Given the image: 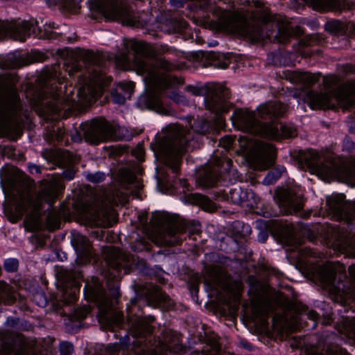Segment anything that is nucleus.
<instances>
[{"mask_svg": "<svg viewBox=\"0 0 355 355\" xmlns=\"http://www.w3.org/2000/svg\"><path fill=\"white\" fill-rule=\"evenodd\" d=\"M71 139L73 141H76V142H79L81 140L80 136L77 134L71 135Z\"/></svg>", "mask_w": 355, "mask_h": 355, "instance_id": "63", "label": "nucleus"}, {"mask_svg": "<svg viewBox=\"0 0 355 355\" xmlns=\"http://www.w3.org/2000/svg\"><path fill=\"white\" fill-rule=\"evenodd\" d=\"M157 184L159 185L162 184L165 180V177H164V174L162 172H157Z\"/></svg>", "mask_w": 355, "mask_h": 355, "instance_id": "57", "label": "nucleus"}, {"mask_svg": "<svg viewBox=\"0 0 355 355\" xmlns=\"http://www.w3.org/2000/svg\"><path fill=\"white\" fill-rule=\"evenodd\" d=\"M47 227L48 228L53 230L58 227L59 223V216L54 210H51L47 216Z\"/></svg>", "mask_w": 355, "mask_h": 355, "instance_id": "36", "label": "nucleus"}, {"mask_svg": "<svg viewBox=\"0 0 355 355\" xmlns=\"http://www.w3.org/2000/svg\"><path fill=\"white\" fill-rule=\"evenodd\" d=\"M135 155L138 160L142 161L144 159V150L141 148L135 150Z\"/></svg>", "mask_w": 355, "mask_h": 355, "instance_id": "55", "label": "nucleus"}, {"mask_svg": "<svg viewBox=\"0 0 355 355\" xmlns=\"http://www.w3.org/2000/svg\"><path fill=\"white\" fill-rule=\"evenodd\" d=\"M90 308L87 306L80 308L76 311L75 317L78 320H83L86 318L87 315L89 313Z\"/></svg>", "mask_w": 355, "mask_h": 355, "instance_id": "48", "label": "nucleus"}, {"mask_svg": "<svg viewBox=\"0 0 355 355\" xmlns=\"http://www.w3.org/2000/svg\"><path fill=\"white\" fill-rule=\"evenodd\" d=\"M248 7L246 14L240 12H231L216 8L211 0H196L195 6L191 7L193 11L198 10L211 12L217 17L216 21H208L203 19L202 24L208 25L217 31L230 33L236 36L246 37L253 42L264 39V35L260 27L254 21L259 19L266 21L269 19L267 8L259 0L247 1Z\"/></svg>", "mask_w": 355, "mask_h": 355, "instance_id": "1", "label": "nucleus"}, {"mask_svg": "<svg viewBox=\"0 0 355 355\" xmlns=\"http://www.w3.org/2000/svg\"><path fill=\"white\" fill-rule=\"evenodd\" d=\"M306 355H324L321 353L320 349L318 347H313L306 350ZM326 355H349L346 350L336 347L335 349H329L326 352Z\"/></svg>", "mask_w": 355, "mask_h": 355, "instance_id": "29", "label": "nucleus"}, {"mask_svg": "<svg viewBox=\"0 0 355 355\" xmlns=\"http://www.w3.org/2000/svg\"><path fill=\"white\" fill-rule=\"evenodd\" d=\"M128 200L127 193L123 191H114L105 194L101 199L100 207L97 209H85L86 217L93 220L96 225L110 226L116 218L114 206L123 205Z\"/></svg>", "mask_w": 355, "mask_h": 355, "instance_id": "12", "label": "nucleus"}, {"mask_svg": "<svg viewBox=\"0 0 355 355\" xmlns=\"http://www.w3.org/2000/svg\"><path fill=\"white\" fill-rule=\"evenodd\" d=\"M28 168H29V171L31 173H40V168L35 165V164H30L28 166Z\"/></svg>", "mask_w": 355, "mask_h": 355, "instance_id": "56", "label": "nucleus"}, {"mask_svg": "<svg viewBox=\"0 0 355 355\" xmlns=\"http://www.w3.org/2000/svg\"><path fill=\"white\" fill-rule=\"evenodd\" d=\"M87 179L93 183H99L104 180L105 174L102 172L89 173L87 175Z\"/></svg>", "mask_w": 355, "mask_h": 355, "instance_id": "42", "label": "nucleus"}, {"mask_svg": "<svg viewBox=\"0 0 355 355\" xmlns=\"http://www.w3.org/2000/svg\"><path fill=\"white\" fill-rule=\"evenodd\" d=\"M152 223L159 227L157 243L164 245L176 243V240L172 238L180 231V228L173 216L166 212H155L153 215Z\"/></svg>", "mask_w": 355, "mask_h": 355, "instance_id": "15", "label": "nucleus"}, {"mask_svg": "<svg viewBox=\"0 0 355 355\" xmlns=\"http://www.w3.org/2000/svg\"><path fill=\"white\" fill-rule=\"evenodd\" d=\"M279 205L285 214H293L302 208L303 202L300 195L286 191L280 197Z\"/></svg>", "mask_w": 355, "mask_h": 355, "instance_id": "20", "label": "nucleus"}, {"mask_svg": "<svg viewBox=\"0 0 355 355\" xmlns=\"http://www.w3.org/2000/svg\"><path fill=\"white\" fill-rule=\"evenodd\" d=\"M110 252V259L112 261L111 263V267L113 269L112 272H118L119 270V265L122 266L121 261H125L126 259L125 255L119 250L113 248L108 250Z\"/></svg>", "mask_w": 355, "mask_h": 355, "instance_id": "26", "label": "nucleus"}, {"mask_svg": "<svg viewBox=\"0 0 355 355\" xmlns=\"http://www.w3.org/2000/svg\"><path fill=\"white\" fill-rule=\"evenodd\" d=\"M79 291V288L76 286L73 290L68 292L66 291L64 293L63 300L65 304H71L76 300V293Z\"/></svg>", "mask_w": 355, "mask_h": 355, "instance_id": "39", "label": "nucleus"}, {"mask_svg": "<svg viewBox=\"0 0 355 355\" xmlns=\"http://www.w3.org/2000/svg\"><path fill=\"white\" fill-rule=\"evenodd\" d=\"M304 101L312 110L333 108L336 103L343 109H347L355 105V82L340 86L329 93L309 91L306 93Z\"/></svg>", "mask_w": 355, "mask_h": 355, "instance_id": "8", "label": "nucleus"}, {"mask_svg": "<svg viewBox=\"0 0 355 355\" xmlns=\"http://www.w3.org/2000/svg\"><path fill=\"white\" fill-rule=\"evenodd\" d=\"M234 141V139L232 137L225 136L220 139L219 145L227 150L232 146Z\"/></svg>", "mask_w": 355, "mask_h": 355, "instance_id": "46", "label": "nucleus"}, {"mask_svg": "<svg viewBox=\"0 0 355 355\" xmlns=\"http://www.w3.org/2000/svg\"><path fill=\"white\" fill-rule=\"evenodd\" d=\"M339 266L338 263L335 264L328 262L324 266L318 268V277L323 286H327L333 283L335 274L339 270Z\"/></svg>", "mask_w": 355, "mask_h": 355, "instance_id": "22", "label": "nucleus"}, {"mask_svg": "<svg viewBox=\"0 0 355 355\" xmlns=\"http://www.w3.org/2000/svg\"><path fill=\"white\" fill-rule=\"evenodd\" d=\"M187 89H188V91L190 92L191 93H192L193 95H199L200 94V91L197 88L189 87H187Z\"/></svg>", "mask_w": 355, "mask_h": 355, "instance_id": "60", "label": "nucleus"}, {"mask_svg": "<svg viewBox=\"0 0 355 355\" xmlns=\"http://www.w3.org/2000/svg\"><path fill=\"white\" fill-rule=\"evenodd\" d=\"M79 239L82 244L77 246V249L80 254L84 256L87 259L92 257V250L88 240L86 237L80 236Z\"/></svg>", "mask_w": 355, "mask_h": 355, "instance_id": "34", "label": "nucleus"}, {"mask_svg": "<svg viewBox=\"0 0 355 355\" xmlns=\"http://www.w3.org/2000/svg\"><path fill=\"white\" fill-rule=\"evenodd\" d=\"M231 119L233 125L237 129L271 139L293 137L296 135L295 129L291 126L279 123L261 124L255 112L248 110H236Z\"/></svg>", "mask_w": 355, "mask_h": 355, "instance_id": "6", "label": "nucleus"}, {"mask_svg": "<svg viewBox=\"0 0 355 355\" xmlns=\"http://www.w3.org/2000/svg\"><path fill=\"white\" fill-rule=\"evenodd\" d=\"M171 98L173 99L174 101L177 102L178 103H184V98L179 94L173 93L171 96Z\"/></svg>", "mask_w": 355, "mask_h": 355, "instance_id": "54", "label": "nucleus"}, {"mask_svg": "<svg viewBox=\"0 0 355 355\" xmlns=\"http://www.w3.org/2000/svg\"><path fill=\"white\" fill-rule=\"evenodd\" d=\"M80 87L75 95L71 86L64 85V94L61 96L58 92L52 94V99L46 103L47 111L58 114L74 109H81L91 104L101 95L107 82L103 75L97 69H93L88 79L80 80Z\"/></svg>", "mask_w": 355, "mask_h": 355, "instance_id": "3", "label": "nucleus"}, {"mask_svg": "<svg viewBox=\"0 0 355 355\" xmlns=\"http://www.w3.org/2000/svg\"><path fill=\"white\" fill-rule=\"evenodd\" d=\"M327 205L329 214L337 220H343L348 223L355 219V202L346 203L343 194L336 193L328 196Z\"/></svg>", "mask_w": 355, "mask_h": 355, "instance_id": "16", "label": "nucleus"}, {"mask_svg": "<svg viewBox=\"0 0 355 355\" xmlns=\"http://www.w3.org/2000/svg\"><path fill=\"white\" fill-rule=\"evenodd\" d=\"M208 127V125L207 124V122L201 127V128H197V127H195V131L198 132H200V133H203L207 128Z\"/></svg>", "mask_w": 355, "mask_h": 355, "instance_id": "59", "label": "nucleus"}, {"mask_svg": "<svg viewBox=\"0 0 355 355\" xmlns=\"http://www.w3.org/2000/svg\"><path fill=\"white\" fill-rule=\"evenodd\" d=\"M210 275L214 284H218L220 282L221 270L217 267H212L210 269Z\"/></svg>", "mask_w": 355, "mask_h": 355, "instance_id": "41", "label": "nucleus"}, {"mask_svg": "<svg viewBox=\"0 0 355 355\" xmlns=\"http://www.w3.org/2000/svg\"><path fill=\"white\" fill-rule=\"evenodd\" d=\"M340 331L349 339L355 341V318L345 320L344 327Z\"/></svg>", "mask_w": 355, "mask_h": 355, "instance_id": "30", "label": "nucleus"}, {"mask_svg": "<svg viewBox=\"0 0 355 355\" xmlns=\"http://www.w3.org/2000/svg\"><path fill=\"white\" fill-rule=\"evenodd\" d=\"M21 103L12 86L3 90L0 100V129L7 135H18L21 131Z\"/></svg>", "mask_w": 355, "mask_h": 355, "instance_id": "9", "label": "nucleus"}, {"mask_svg": "<svg viewBox=\"0 0 355 355\" xmlns=\"http://www.w3.org/2000/svg\"><path fill=\"white\" fill-rule=\"evenodd\" d=\"M315 9L323 10L336 6L340 0H313Z\"/></svg>", "mask_w": 355, "mask_h": 355, "instance_id": "35", "label": "nucleus"}, {"mask_svg": "<svg viewBox=\"0 0 355 355\" xmlns=\"http://www.w3.org/2000/svg\"><path fill=\"white\" fill-rule=\"evenodd\" d=\"M286 110L285 105L277 102H269L261 105L257 109V114L261 118L270 117V116H282Z\"/></svg>", "mask_w": 355, "mask_h": 355, "instance_id": "23", "label": "nucleus"}, {"mask_svg": "<svg viewBox=\"0 0 355 355\" xmlns=\"http://www.w3.org/2000/svg\"><path fill=\"white\" fill-rule=\"evenodd\" d=\"M327 28L331 31L336 32L340 29V24L338 21H332L327 24Z\"/></svg>", "mask_w": 355, "mask_h": 355, "instance_id": "52", "label": "nucleus"}, {"mask_svg": "<svg viewBox=\"0 0 355 355\" xmlns=\"http://www.w3.org/2000/svg\"><path fill=\"white\" fill-rule=\"evenodd\" d=\"M189 202L191 204H197L207 211H214L216 209V205L208 198L199 193H191L188 196Z\"/></svg>", "mask_w": 355, "mask_h": 355, "instance_id": "24", "label": "nucleus"}, {"mask_svg": "<svg viewBox=\"0 0 355 355\" xmlns=\"http://www.w3.org/2000/svg\"><path fill=\"white\" fill-rule=\"evenodd\" d=\"M116 89L117 91H122L125 96L130 98L131 94L133 92L134 83L132 82L119 83L117 85Z\"/></svg>", "mask_w": 355, "mask_h": 355, "instance_id": "37", "label": "nucleus"}, {"mask_svg": "<svg viewBox=\"0 0 355 355\" xmlns=\"http://www.w3.org/2000/svg\"><path fill=\"white\" fill-rule=\"evenodd\" d=\"M112 294L114 297H116L119 295L118 287L116 285H114L113 291H112Z\"/></svg>", "mask_w": 355, "mask_h": 355, "instance_id": "62", "label": "nucleus"}, {"mask_svg": "<svg viewBox=\"0 0 355 355\" xmlns=\"http://www.w3.org/2000/svg\"><path fill=\"white\" fill-rule=\"evenodd\" d=\"M63 187L60 177L57 176L42 183L40 191L35 199L33 198L29 192L19 193L17 198L13 199L12 204L15 207V214L12 221H16L26 213L27 218L25 223L27 227L31 231L41 230L42 225L39 212L42 202L50 203Z\"/></svg>", "mask_w": 355, "mask_h": 355, "instance_id": "4", "label": "nucleus"}, {"mask_svg": "<svg viewBox=\"0 0 355 355\" xmlns=\"http://www.w3.org/2000/svg\"><path fill=\"white\" fill-rule=\"evenodd\" d=\"M132 329V331L134 336H145L151 331L148 324L144 320H138L135 322Z\"/></svg>", "mask_w": 355, "mask_h": 355, "instance_id": "27", "label": "nucleus"}, {"mask_svg": "<svg viewBox=\"0 0 355 355\" xmlns=\"http://www.w3.org/2000/svg\"><path fill=\"white\" fill-rule=\"evenodd\" d=\"M128 46L134 52L132 67L143 77L144 84L148 90V94L139 96V105L162 115L168 114L169 111L163 106L158 93L166 88L175 87L180 84V81L164 73L153 63V61L146 60V56L148 54L147 44L141 41L131 40Z\"/></svg>", "mask_w": 355, "mask_h": 355, "instance_id": "2", "label": "nucleus"}, {"mask_svg": "<svg viewBox=\"0 0 355 355\" xmlns=\"http://www.w3.org/2000/svg\"><path fill=\"white\" fill-rule=\"evenodd\" d=\"M14 298L10 286L4 282H0V302H9Z\"/></svg>", "mask_w": 355, "mask_h": 355, "instance_id": "31", "label": "nucleus"}, {"mask_svg": "<svg viewBox=\"0 0 355 355\" xmlns=\"http://www.w3.org/2000/svg\"><path fill=\"white\" fill-rule=\"evenodd\" d=\"M238 143L240 153L254 169L265 170L272 164L275 150L272 145L259 142L248 135L239 136Z\"/></svg>", "mask_w": 355, "mask_h": 355, "instance_id": "10", "label": "nucleus"}, {"mask_svg": "<svg viewBox=\"0 0 355 355\" xmlns=\"http://www.w3.org/2000/svg\"><path fill=\"white\" fill-rule=\"evenodd\" d=\"M119 181L124 184H132L135 181V177L132 171L128 168H121L118 174Z\"/></svg>", "mask_w": 355, "mask_h": 355, "instance_id": "32", "label": "nucleus"}, {"mask_svg": "<svg viewBox=\"0 0 355 355\" xmlns=\"http://www.w3.org/2000/svg\"><path fill=\"white\" fill-rule=\"evenodd\" d=\"M171 2L175 6H178L182 4V0H171Z\"/></svg>", "mask_w": 355, "mask_h": 355, "instance_id": "64", "label": "nucleus"}, {"mask_svg": "<svg viewBox=\"0 0 355 355\" xmlns=\"http://www.w3.org/2000/svg\"><path fill=\"white\" fill-rule=\"evenodd\" d=\"M120 349L119 344H109L106 347V352L109 355H116L115 353L118 352Z\"/></svg>", "mask_w": 355, "mask_h": 355, "instance_id": "51", "label": "nucleus"}, {"mask_svg": "<svg viewBox=\"0 0 355 355\" xmlns=\"http://www.w3.org/2000/svg\"><path fill=\"white\" fill-rule=\"evenodd\" d=\"M218 180V175L214 170L206 172L205 174L199 179V183L205 187L214 186Z\"/></svg>", "mask_w": 355, "mask_h": 355, "instance_id": "28", "label": "nucleus"}, {"mask_svg": "<svg viewBox=\"0 0 355 355\" xmlns=\"http://www.w3.org/2000/svg\"><path fill=\"white\" fill-rule=\"evenodd\" d=\"M80 133L87 142L96 144L107 140L125 139L128 137L127 130L122 127H115L107 121L94 119L80 125Z\"/></svg>", "mask_w": 355, "mask_h": 355, "instance_id": "11", "label": "nucleus"}, {"mask_svg": "<svg viewBox=\"0 0 355 355\" xmlns=\"http://www.w3.org/2000/svg\"><path fill=\"white\" fill-rule=\"evenodd\" d=\"M215 164L218 166H220L225 169V170H230V168L232 165V161L230 159L224 158L222 160L217 159L215 162Z\"/></svg>", "mask_w": 355, "mask_h": 355, "instance_id": "50", "label": "nucleus"}, {"mask_svg": "<svg viewBox=\"0 0 355 355\" xmlns=\"http://www.w3.org/2000/svg\"><path fill=\"white\" fill-rule=\"evenodd\" d=\"M92 7L108 20H120L129 26L136 22L132 11L118 0H93Z\"/></svg>", "mask_w": 355, "mask_h": 355, "instance_id": "13", "label": "nucleus"}, {"mask_svg": "<svg viewBox=\"0 0 355 355\" xmlns=\"http://www.w3.org/2000/svg\"><path fill=\"white\" fill-rule=\"evenodd\" d=\"M190 135V131L179 125H170L163 130L159 140L151 146L156 159L164 162L174 173H178L181 157L187 149Z\"/></svg>", "mask_w": 355, "mask_h": 355, "instance_id": "5", "label": "nucleus"}, {"mask_svg": "<svg viewBox=\"0 0 355 355\" xmlns=\"http://www.w3.org/2000/svg\"><path fill=\"white\" fill-rule=\"evenodd\" d=\"M116 62L123 69H128L131 67L129 58L126 54H121L116 58Z\"/></svg>", "mask_w": 355, "mask_h": 355, "instance_id": "40", "label": "nucleus"}, {"mask_svg": "<svg viewBox=\"0 0 355 355\" xmlns=\"http://www.w3.org/2000/svg\"><path fill=\"white\" fill-rule=\"evenodd\" d=\"M155 298L157 304L169 308L171 305V300L168 296L161 291H157L155 293Z\"/></svg>", "mask_w": 355, "mask_h": 355, "instance_id": "38", "label": "nucleus"}, {"mask_svg": "<svg viewBox=\"0 0 355 355\" xmlns=\"http://www.w3.org/2000/svg\"><path fill=\"white\" fill-rule=\"evenodd\" d=\"M60 350L63 355H69L73 350V345L67 342H63L60 345Z\"/></svg>", "mask_w": 355, "mask_h": 355, "instance_id": "47", "label": "nucleus"}, {"mask_svg": "<svg viewBox=\"0 0 355 355\" xmlns=\"http://www.w3.org/2000/svg\"><path fill=\"white\" fill-rule=\"evenodd\" d=\"M308 317L313 320H317L318 318V313L314 311H309L308 312Z\"/></svg>", "mask_w": 355, "mask_h": 355, "instance_id": "58", "label": "nucleus"}, {"mask_svg": "<svg viewBox=\"0 0 355 355\" xmlns=\"http://www.w3.org/2000/svg\"><path fill=\"white\" fill-rule=\"evenodd\" d=\"M37 23L34 19L19 20L11 24L9 26L11 37L21 42L24 41L27 37L33 35L40 38H51L53 29L55 24L53 22L46 23L44 25V31L40 28H36Z\"/></svg>", "mask_w": 355, "mask_h": 355, "instance_id": "14", "label": "nucleus"}, {"mask_svg": "<svg viewBox=\"0 0 355 355\" xmlns=\"http://www.w3.org/2000/svg\"><path fill=\"white\" fill-rule=\"evenodd\" d=\"M349 272L351 277L355 280V265H352L349 267Z\"/></svg>", "mask_w": 355, "mask_h": 355, "instance_id": "61", "label": "nucleus"}, {"mask_svg": "<svg viewBox=\"0 0 355 355\" xmlns=\"http://www.w3.org/2000/svg\"><path fill=\"white\" fill-rule=\"evenodd\" d=\"M126 98H128V97L125 96L124 94H123V95H121V94H119L118 92H113L112 94V101L114 103H115L116 104H119V105L123 104L125 103Z\"/></svg>", "mask_w": 355, "mask_h": 355, "instance_id": "49", "label": "nucleus"}, {"mask_svg": "<svg viewBox=\"0 0 355 355\" xmlns=\"http://www.w3.org/2000/svg\"><path fill=\"white\" fill-rule=\"evenodd\" d=\"M285 172V168L284 166H279L275 170L270 171L264 178L263 182L265 184H272L276 180L282 175Z\"/></svg>", "mask_w": 355, "mask_h": 355, "instance_id": "33", "label": "nucleus"}, {"mask_svg": "<svg viewBox=\"0 0 355 355\" xmlns=\"http://www.w3.org/2000/svg\"><path fill=\"white\" fill-rule=\"evenodd\" d=\"M228 91L220 85L213 86L205 98V106L207 110L216 114H222L228 110L227 99Z\"/></svg>", "mask_w": 355, "mask_h": 355, "instance_id": "17", "label": "nucleus"}, {"mask_svg": "<svg viewBox=\"0 0 355 355\" xmlns=\"http://www.w3.org/2000/svg\"><path fill=\"white\" fill-rule=\"evenodd\" d=\"M293 76L295 82L309 86L319 80L320 74L297 71L294 73Z\"/></svg>", "mask_w": 355, "mask_h": 355, "instance_id": "25", "label": "nucleus"}, {"mask_svg": "<svg viewBox=\"0 0 355 355\" xmlns=\"http://www.w3.org/2000/svg\"><path fill=\"white\" fill-rule=\"evenodd\" d=\"M5 269L8 272H12L17 270L18 261L15 259H8L3 263Z\"/></svg>", "mask_w": 355, "mask_h": 355, "instance_id": "44", "label": "nucleus"}, {"mask_svg": "<svg viewBox=\"0 0 355 355\" xmlns=\"http://www.w3.org/2000/svg\"><path fill=\"white\" fill-rule=\"evenodd\" d=\"M252 313L255 318L266 316L269 314V309L266 306L260 307L254 306L252 308Z\"/></svg>", "mask_w": 355, "mask_h": 355, "instance_id": "43", "label": "nucleus"}, {"mask_svg": "<svg viewBox=\"0 0 355 355\" xmlns=\"http://www.w3.org/2000/svg\"><path fill=\"white\" fill-rule=\"evenodd\" d=\"M99 309L98 321L105 328L111 329L112 325H119L123 321V315L119 312L112 311V304L105 296L98 300Z\"/></svg>", "mask_w": 355, "mask_h": 355, "instance_id": "19", "label": "nucleus"}, {"mask_svg": "<svg viewBox=\"0 0 355 355\" xmlns=\"http://www.w3.org/2000/svg\"><path fill=\"white\" fill-rule=\"evenodd\" d=\"M75 174V171L71 169L66 170L63 171L62 175L64 179L67 180H71L73 178Z\"/></svg>", "mask_w": 355, "mask_h": 355, "instance_id": "53", "label": "nucleus"}, {"mask_svg": "<svg viewBox=\"0 0 355 355\" xmlns=\"http://www.w3.org/2000/svg\"><path fill=\"white\" fill-rule=\"evenodd\" d=\"M304 159L311 170L324 181L336 180L347 184L355 182V167L341 160L326 162L313 150H309Z\"/></svg>", "mask_w": 355, "mask_h": 355, "instance_id": "7", "label": "nucleus"}, {"mask_svg": "<svg viewBox=\"0 0 355 355\" xmlns=\"http://www.w3.org/2000/svg\"><path fill=\"white\" fill-rule=\"evenodd\" d=\"M334 248L340 252H349L355 256V224H347L334 232Z\"/></svg>", "mask_w": 355, "mask_h": 355, "instance_id": "18", "label": "nucleus"}, {"mask_svg": "<svg viewBox=\"0 0 355 355\" xmlns=\"http://www.w3.org/2000/svg\"><path fill=\"white\" fill-rule=\"evenodd\" d=\"M229 198L233 203L243 206L253 207L257 203V197L254 192L240 187L230 189Z\"/></svg>", "mask_w": 355, "mask_h": 355, "instance_id": "21", "label": "nucleus"}, {"mask_svg": "<svg viewBox=\"0 0 355 355\" xmlns=\"http://www.w3.org/2000/svg\"><path fill=\"white\" fill-rule=\"evenodd\" d=\"M338 82V78L336 76H327L323 78V85L326 89L336 85Z\"/></svg>", "mask_w": 355, "mask_h": 355, "instance_id": "45", "label": "nucleus"}]
</instances>
